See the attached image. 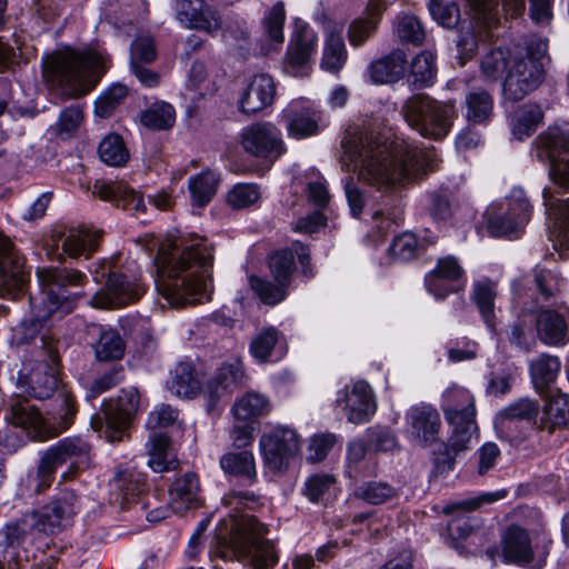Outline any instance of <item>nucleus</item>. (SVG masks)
Segmentation results:
<instances>
[{"mask_svg": "<svg viewBox=\"0 0 569 569\" xmlns=\"http://www.w3.org/2000/svg\"><path fill=\"white\" fill-rule=\"evenodd\" d=\"M141 406L137 388H124L116 399L102 403L103 417L91 418V427L108 442H119L126 437L130 421Z\"/></svg>", "mask_w": 569, "mask_h": 569, "instance_id": "10", "label": "nucleus"}, {"mask_svg": "<svg viewBox=\"0 0 569 569\" xmlns=\"http://www.w3.org/2000/svg\"><path fill=\"white\" fill-rule=\"evenodd\" d=\"M517 54V47H495L486 51L480 60V73L485 81H497L508 72Z\"/></svg>", "mask_w": 569, "mask_h": 569, "instance_id": "39", "label": "nucleus"}, {"mask_svg": "<svg viewBox=\"0 0 569 569\" xmlns=\"http://www.w3.org/2000/svg\"><path fill=\"white\" fill-rule=\"evenodd\" d=\"M336 403L346 413L348 421L363 423L376 412V402L370 386L358 380L338 390Z\"/></svg>", "mask_w": 569, "mask_h": 569, "instance_id": "19", "label": "nucleus"}, {"mask_svg": "<svg viewBox=\"0 0 569 569\" xmlns=\"http://www.w3.org/2000/svg\"><path fill=\"white\" fill-rule=\"evenodd\" d=\"M107 274L108 279L104 289L91 298V305L94 308L109 309L122 307L137 301L146 292V286L140 279L111 272L103 261L93 271V278L99 282Z\"/></svg>", "mask_w": 569, "mask_h": 569, "instance_id": "12", "label": "nucleus"}, {"mask_svg": "<svg viewBox=\"0 0 569 569\" xmlns=\"http://www.w3.org/2000/svg\"><path fill=\"white\" fill-rule=\"evenodd\" d=\"M250 286L258 295L260 300L270 306H274L281 302L286 298V286L281 283H272L269 280H264L258 277L250 278Z\"/></svg>", "mask_w": 569, "mask_h": 569, "instance_id": "61", "label": "nucleus"}, {"mask_svg": "<svg viewBox=\"0 0 569 569\" xmlns=\"http://www.w3.org/2000/svg\"><path fill=\"white\" fill-rule=\"evenodd\" d=\"M499 4L510 17L519 16L525 9V0H475L471 8V21L467 27H462L457 41L461 66L473 56L477 49V33L480 34L481 29L499 23Z\"/></svg>", "mask_w": 569, "mask_h": 569, "instance_id": "9", "label": "nucleus"}, {"mask_svg": "<svg viewBox=\"0 0 569 569\" xmlns=\"http://www.w3.org/2000/svg\"><path fill=\"white\" fill-rule=\"evenodd\" d=\"M188 89L192 90L194 94L199 97H204L214 91V84L208 78L203 63L194 62L192 64L188 79Z\"/></svg>", "mask_w": 569, "mask_h": 569, "instance_id": "64", "label": "nucleus"}, {"mask_svg": "<svg viewBox=\"0 0 569 569\" xmlns=\"http://www.w3.org/2000/svg\"><path fill=\"white\" fill-rule=\"evenodd\" d=\"M142 476L133 469L117 470L110 481L111 501L120 508L131 503L142 491Z\"/></svg>", "mask_w": 569, "mask_h": 569, "instance_id": "35", "label": "nucleus"}, {"mask_svg": "<svg viewBox=\"0 0 569 569\" xmlns=\"http://www.w3.org/2000/svg\"><path fill=\"white\" fill-rule=\"evenodd\" d=\"M405 66L406 56L402 51L397 50L371 62L368 67V74L376 84L390 83L402 77Z\"/></svg>", "mask_w": 569, "mask_h": 569, "instance_id": "40", "label": "nucleus"}, {"mask_svg": "<svg viewBox=\"0 0 569 569\" xmlns=\"http://www.w3.org/2000/svg\"><path fill=\"white\" fill-rule=\"evenodd\" d=\"M537 413L538 407L533 401L529 399H519L497 412L493 423L496 429L502 432L512 421L531 420L537 416Z\"/></svg>", "mask_w": 569, "mask_h": 569, "instance_id": "51", "label": "nucleus"}, {"mask_svg": "<svg viewBox=\"0 0 569 569\" xmlns=\"http://www.w3.org/2000/svg\"><path fill=\"white\" fill-rule=\"evenodd\" d=\"M301 439L289 426L276 425L264 431L259 440V449L266 463L274 469H282L300 451Z\"/></svg>", "mask_w": 569, "mask_h": 569, "instance_id": "16", "label": "nucleus"}, {"mask_svg": "<svg viewBox=\"0 0 569 569\" xmlns=\"http://www.w3.org/2000/svg\"><path fill=\"white\" fill-rule=\"evenodd\" d=\"M401 112L411 128L431 139L445 138L457 116L452 101L442 102L420 94L408 98Z\"/></svg>", "mask_w": 569, "mask_h": 569, "instance_id": "8", "label": "nucleus"}, {"mask_svg": "<svg viewBox=\"0 0 569 569\" xmlns=\"http://www.w3.org/2000/svg\"><path fill=\"white\" fill-rule=\"evenodd\" d=\"M249 351L258 363L278 362L287 353L283 337L276 328L261 330L252 338Z\"/></svg>", "mask_w": 569, "mask_h": 569, "instance_id": "28", "label": "nucleus"}, {"mask_svg": "<svg viewBox=\"0 0 569 569\" xmlns=\"http://www.w3.org/2000/svg\"><path fill=\"white\" fill-rule=\"evenodd\" d=\"M128 94V88L122 83H113L94 101V113L100 118L109 117Z\"/></svg>", "mask_w": 569, "mask_h": 569, "instance_id": "56", "label": "nucleus"}, {"mask_svg": "<svg viewBox=\"0 0 569 569\" xmlns=\"http://www.w3.org/2000/svg\"><path fill=\"white\" fill-rule=\"evenodd\" d=\"M27 277L22 256L0 233V296L11 299L18 297L24 288Z\"/></svg>", "mask_w": 569, "mask_h": 569, "instance_id": "20", "label": "nucleus"}, {"mask_svg": "<svg viewBox=\"0 0 569 569\" xmlns=\"http://www.w3.org/2000/svg\"><path fill=\"white\" fill-rule=\"evenodd\" d=\"M220 467L226 473L244 477L250 482L257 477L254 456L248 449L224 453L220 459Z\"/></svg>", "mask_w": 569, "mask_h": 569, "instance_id": "48", "label": "nucleus"}, {"mask_svg": "<svg viewBox=\"0 0 569 569\" xmlns=\"http://www.w3.org/2000/svg\"><path fill=\"white\" fill-rule=\"evenodd\" d=\"M341 168L359 182L390 197L437 168L435 149H419L403 139L391 138L388 130L349 127L341 141Z\"/></svg>", "mask_w": 569, "mask_h": 569, "instance_id": "1", "label": "nucleus"}, {"mask_svg": "<svg viewBox=\"0 0 569 569\" xmlns=\"http://www.w3.org/2000/svg\"><path fill=\"white\" fill-rule=\"evenodd\" d=\"M266 527L248 515H230L222 519L217 546L210 558H237L247 569H272L278 562L273 543L264 539Z\"/></svg>", "mask_w": 569, "mask_h": 569, "instance_id": "4", "label": "nucleus"}, {"mask_svg": "<svg viewBox=\"0 0 569 569\" xmlns=\"http://www.w3.org/2000/svg\"><path fill=\"white\" fill-rule=\"evenodd\" d=\"M176 19L187 29L212 33L221 27L220 16L203 0H179L174 7Z\"/></svg>", "mask_w": 569, "mask_h": 569, "instance_id": "23", "label": "nucleus"}, {"mask_svg": "<svg viewBox=\"0 0 569 569\" xmlns=\"http://www.w3.org/2000/svg\"><path fill=\"white\" fill-rule=\"evenodd\" d=\"M425 242L418 240L416 234L403 232L393 239L388 252L393 260L408 261L412 259L419 250L425 249Z\"/></svg>", "mask_w": 569, "mask_h": 569, "instance_id": "57", "label": "nucleus"}, {"mask_svg": "<svg viewBox=\"0 0 569 569\" xmlns=\"http://www.w3.org/2000/svg\"><path fill=\"white\" fill-rule=\"evenodd\" d=\"M211 243L197 234L166 239L154 259L156 287L172 307L210 299L212 292Z\"/></svg>", "mask_w": 569, "mask_h": 569, "instance_id": "2", "label": "nucleus"}, {"mask_svg": "<svg viewBox=\"0 0 569 569\" xmlns=\"http://www.w3.org/2000/svg\"><path fill=\"white\" fill-rule=\"evenodd\" d=\"M531 206L523 189L513 188L510 194L487 209V227L493 237H509L528 223Z\"/></svg>", "mask_w": 569, "mask_h": 569, "instance_id": "11", "label": "nucleus"}, {"mask_svg": "<svg viewBox=\"0 0 569 569\" xmlns=\"http://www.w3.org/2000/svg\"><path fill=\"white\" fill-rule=\"evenodd\" d=\"M348 60V51L341 32L327 30L319 67L322 71L339 74Z\"/></svg>", "mask_w": 569, "mask_h": 569, "instance_id": "37", "label": "nucleus"}, {"mask_svg": "<svg viewBox=\"0 0 569 569\" xmlns=\"http://www.w3.org/2000/svg\"><path fill=\"white\" fill-rule=\"evenodd\" d=\"M341 183L351 214L353 217H359L368 201L366 192L359 187L358 182L355 181L351 176L342 178Z\"/></svg>", "mask_w": 569, "mask_h": 569, "instance_id": "63", "label": "nucleus"}, {"mask_svg": "<svg viewBox=\"0 0 569 569\" xmlns=\"http://www.w3.org/2000/svg\"><path fill=\"white\" fill-rule=\"evenodd\" d=\"M448 425L452 430L446 442L445 453L452 460L460 452L466 451L471 447L472 439L476 437L478 428L475 418Z\"/></svg>", "mask_w": 569, "mask_h": 569, "instance_id": "45", "label": "nucleus"}, {"mask_svg": "<svg viewBox=\"0 0 569 569\" xmlns=\"http://www.w3.org/2000/svg\"><path fill=\"white\" fill-rule=\"evenodd\" d=\"M79 501L74 493L64 492L51 507L46 508L41 513V518L46 520L50 528L60 526L62 521L70 519L79 510Z\"/></svg>", "mask_w": 569, "mask_h": 569, "instance_id": "52", "label": "nucleus"}, {"mask_svg": "<svg viewBox=\"0 0 569 569\" xmlns=\"http://www.w3.org/2000/svg\"><path fill=\"white\" fill-rule=\"evenodd\" d=\"M385 9L381 1L372 0L368 3L365 13L351 21L348 28V39L353 48L361 47L375 34Z\"/></svg>", "mask_w": 569, "mask_h": 569, "instance_id": "30", "label": "nucleus"}, {"mask_svg": "<svg viewBox=\"0 0 569 569\" xmlns=\"http://www.w3.org/2000/svg\"><path fill=\"white\" fill-rule=\"evenodd\" d=\"M101 232L91 228L71 229L63 240L62 249L71 258L89 257L96 251Z\"/></svg>", "mask_w": 569, "mask_h": 569, "instance_id": "42", "label": "nucleus"}, {"mask_svg": "<svg viewBox=\"0 0 569 569\" xmlns=\"http://www.w3.org/2000/svg\"><path fill=\"white\" fill-rule=\"evenodd\" d=\"M219 176L211 170L202 171L188 180V190L193 207H206L217 192Z\"/></svg>", "mask_w": 569, "mask_h": 569, "instance_id": "44", "label": "nucleus"}, {"mask_svg": "<svg viewBox=\"0 0 569 569\" xmlns=\"http://www.w3.org/2000/svg\"><path fill=\"white\" fill-rule=\"evenodd\" d=\"M147 465L154 472L174 469L177 459L172 452L170 439L164 433H152L146 442Z\"/></svg>", "mask_w": 569, "mask_h": 569, "instance_id": "38", "label": "nucleus"}, {"mask_svg": "<svg viewBox=\"0 0 569 569\" xmlns=\"http://www.w3.org/2000/svg\"><path fill=\"white\" fill-rule=\"evenodd\" d=\"M447 423H456L476 416L475 398L463 387L451 385L442 396L440 402Z\"/></svg>", "mask_w": 569, "mask_h": 569, "instance_id": "26", "label": "nucleus"}, {"mask_svg": "<svg viewBox=\"0 0 569 569\" xmlns=\"http://www.w3.org/2000/svg\"><path fill=\"white\" fill-rule=\"evenodd\" d=\"M569 307L560 305L557 309H541L536 317L537 333L549 346L563 345L567 340Z\"/></svg>", "mask_w": 569, "mask_h": 569, "instance_id": "25", "label": "nucleus"}, {"mask_svg": "<svg viewBox=\"0 0 569 569\" xmlns=\"http://www.w3.org/2000/svg\"><path fill=\"white\" fill-rule=\"evenodd\" d=\"M140 120L149 129L164 130L171 128L174 123V109L166 102L156 103L142 112Z\"/></svg>", "mask_w": 569, "mask_h": 569, "instance_id": "54", "label": "nucleus"}, {"mask_svg": "<svg viewBox=\"0 0 569 569\" xmlns=\"http://www.w3.org/2000/svg\"><path fill=\"white\" fill-rule=\"evenodd\" d=\"M496 297V282L488 279H482L473 283L472 300L477 305L483 321L490 329L493 328V309Z\"/></svg>", "mask_w": 569, "mask_h": 569, "instance_id": "49", "label": "nucleus"}, {"mask_svg": "<svg viewBox=\"0 0 569 569\" xmlns=\"http://www.w3.org/2000/svg\"><path fill=\"white\" fill-rule=\"evenodd\" d=\"M108 57L100 49L78 50L64 47L43 58L49 82L68 96L84 94L108 69Z\"/></svg>", "mask_w": 569, "mask_h": 569, "instance_id": "6", "label": "nucleus"}, {"mask_svg": "<svg viewBox=\"0 0 569 569\" xmlns=\"http://www.w3.org/2000/svg\"><path fill=\"white\" fill-rule=\"evenodd\" d=\"M98 338L92 343L97 360H119L124 355L126 345L119 332L111 328L98 327Z\"/></svg>", "mask_w": 569, "mask_h": 569, "instance_id": "43", "label": "nucleus"}, {"mask_svg": "<svg viewBox=\"0 0 569 569\" xmlns=\"http://www.w3.org/2000/svg\"><path fill=\"white\" fill-rule=\"evenodd\" d=\"M171 426L181 428L179 411L167 403H159L149 412L146 420V428L149 430L166 429Z\"/></svg>", "mask_w": 569, "mask_h": 569, "instance_id": "59", "label": "nucleus"}, {"mask_svg": "<svg viewBox=\"0 0 569 569\" xmlns=\"http://www.w3.org/2000/svg\"><path fill=\"white\" fill-rule=\"evenodd\" d=\"M542 64L527 49L517 47V54L502 82V97L506 101L517 102L535 90L542 81Z\"/></svg>", "mask_w": 569, "mask_h": 569, "instance_id": "13", "label": "nucleus"}, {"mask_svg": "<svg viewBox=\"0 0 569 569\" xmlns=\"http://www.w3.org/2000/svg\"><path fill=\"white\" fill-rule=\"evenodd\" d=\"M406 422L418 445L429 447L438 440L441 418L435 407L427 403L410 407L406 412Z\"/></svg>", "mask_w": 569, "mask_h": 569, "instance_id": "22", "label": "nucleus"}, {"mask_svg": "<svg viewBox=\"0 0 569 569\" xmlns=\"http://www.w3.org/2000/svg\"><path fill=\"white\" fill-rule=\"evenodd\" d=\"M102 162L110 167H122L129 160V151L123 139L117 133L107 134L98 147Z\"/></svg>", "mask_w": 569, "mask_h": 569, "instance_id": "53", "label": "nucleus"}, {"mask_svg": "<svg viewBox=\"0 0 569 569\" xmlns=\"http://www.w3.org/2000/svg\"><path fill=\"white\" fill-rule=\"evenodd\" d=\"M429 12L443 28H453L460 20V11L455 0H430Z\"/></svg>", "mask_w": 569, "mask_h": 569, "instance_id": "58", "label": "nucleus"}, {"mask_svg": "<svg viewBox=\"0 0 569 569\" xmlns=\"http://www.w3.org/2000/svg\"><path fill=\"white\" fill-rule=\"evenodd\" d=\"M259 187L254 183H237L227 196L228 203L236 209L247 208L260 199Z\"/></svg>", "mask_w": 569, "mask_h": 569, "instance_id": "62", "label": "nucleus"}, {"mask_svg": "<svg viewBox=\"0 0 569 569\" xmlns=\"http://www.w3.org/2000/svg\"><path fill=\"white\" fill-rule=\"evenodd\" d=\"M466 283L465 271L452 256L439 259L436 267L425 278L427 291L437 300H442L449 293L462 290Z\"/></svg>", "mask_w": 569, "mask_h": 569, "instance_id": "21", "label": "nucleus"}, {"mask_svg": "<svg viewBox=\"0 0 569 569\" xmlns=\"http://www.w3.org/2000/svg\"><path fill=\"white\" fill-rule=\"evenodd\" d=\"M170 508L181 513L201 503L199 480L196 473L186 472L177 478L170 490Z\"/></svg>", "mask_w": 569, "mask_h": 569, "instance_id": "29", "label": "nucleus"}, {"mask_svg": "<svg viewBox=\"0 0 569 569\" xmlns=\"http://www.w3.org/2000/svg\"><path fill=\"white\" fill-rule=\"evenodd\" d=\"M543 112L537 103H526L519 107L509 118L511 134L518 140L531 136L542 122Z\"/></svg>", "mask_w": 569, "mask_h": 569, "instance_id": "41", "label": "nucleus"}, {"mask_svg": "<svg viewBox=\"0 0 569 569\" xmlns=\"http://www.w3.org/2000/svg\"><path fill=\"white\" fill-rule=\"evenodd\" d=\"M93 193L102 200L111 201L134 212L144 210L141 194L123 182H97Z\"/></svg>", "mask_w": 569, "mask_h": 569, "instance_id": "34", "label": "nucleus"}, {"mask_svg": "<svg viewBox=\"0 0 569 569\" xmlns=\"http://www.w3.org/2000/svg\"><path fill=\"white\" fill-rule=\"evenodd\" d=\"M21 388H27L30 396L44 399L52 395L58 386V371L54 366L39 363L30 373L21 375Z\"/></svg>", "mask_w": 569, "mask_h": 569, "instance_id": "36", "label": "nucleus"}, {"mask_svg": "<svg viewBox=\"0 0 569 569\" xmlns=\"http://www.w3.org/2000/svg\"><path fill=\"white\" fill-rule=\"evenodd\" d=\"M287 133L301 140L319 134L329 126V117L310 99L291 100L281 112Z\"/></svg>", "mask_w": 569, "mask_h": 569, "instance_id": "15", "label": "nucleus"}, {"mask_svg": "<svg viewBox=\"0 0 569 569\" xmlns=\"http://www.w3.org/2000/svg\"><path fill=\"white\" fill-rule=\"evenodd\" d=\"M318 38L312 28L297 22L293 37L288 47L283 70L295 78L308 77L312 71V56Z\"/></svg>", "mask_w": 569, "mask_h": 569, "instance_id": "18", "label": "nucleus"}, {"mask_svg": "<svg viewBox=\"0 0 569 569\" xmlns=\"http://www.w3.org/2000/svg\"><path fill=\"white\" fill-rule=\"evenodd\" d=\"M243 378L244 372L239 359L223 363L203 385L191 363L179 362L170 372L167 386L169 391L179 398L191 399L198 395L202 396L207 412L213 413L222 409L227 398L243 382Z\"/></svg>", "mask_w": 569, "mask_h": 569, "instance_id": "7", "label": "nucleus"}, {"mask_svg": "<svg viewBox=\"0 0 569 569\" xmlns=\"http://www.w3.org/2000/svg\"><path fill=\"white\" fill-rule=\"evenodd\" d=\"M272 409L273 405L267 395L247 391L234 400L230 412L238 421L251 422L268 416Z\"/></svg>", "mask_w": 569, "mask_h": 569, "instance_id": "33", "label": "nucleus"}, {"mask_svg": "<svg viewBox=\"0 0 569 569\" xmlns=\"http://www.w3.org/2000/svg\"><path fill=\"white\" fill-rule=\"evenodd\" d=\"M243 150L257 158L274 161L286 153L280 130L271 122H258L244 127L240 132Z\"/></svg>", "mask_w": 569, "mask_h": 569, "instance_id": "17", "label": "nucleus"}, {"mask_svg": "<svg viewBox=\"0 0 569 569\" xmlns=\"http://www.w3.org/2000/svg\"><path fill=\"white\" fill-rule=\"evenodd\" d=\"M505 497V491L486 492L477 497L462 499L443 506L442 512L447 516L458 512H470L478 509L483 503H491Z\"/></svg>", "mask_w": 569, "mask_h": 569, "instance_id": "60", "label": "nucleus"}, {"mask_svg": "<svg viewBox=\"0 0 569 569\" xmlns=\"http://www.w3.org/2000/svg\"><path fill=\"white\" fill-rule=\"evenodd\" d=\"M10 419L13 425L24 429L33 439L44 440L49 436L46 419L39 409L28 400H19L11 406Z\"/></svg>", "mask_w": 569, "mask_h": 569, "instance_id": "32", "label": "nucleus"}, {"mask_svg": "<svg viewBox=\"0 0 569 569\" xmlns=\"http://www.w3.org/2000/svg\"><path fill=\"white\" fill-rule=\"evenodd\" d=\"M276 90V83L269 74L252 76L240 93L239 110L244 114H253L263 110L273 102Z\"/></svg>", "mask_w": 569, "mask_h": 569, "instance_id": "24", "label": "nucleus"}, {"mask_svg": "<svg viewBox=\"0 0 569 569\" xmlns=\"http://www.w3.org/2000/svg\"><path fill=\"white\" fill-rule=\"evenodd\" d=\"M27 527L26 522H14L7 525L0 531V548L4 552V560L9 562L14 561L17 563L16 558L18 553L16 552V548L23 541Z\"/></svg>", "mask_w": 569, "mask_h": 569, "instance_id": "55", "label": "nucleus"}, {"mask_svg": "<svg viewBox=\"0 0 569 569\" xmlns=\"http://www.w3.org/2000/svg\"><path fill=\"white\" fill-rule=\"evenodd\" d=\"M296 257L302 268L308 264L309 250L300 242H295L290 249L280 250L270 257V270L276 282L289 286L296 270Z\"/></svg>", "mask_w": 569, "mask_h": 569, "instance_id": "27", "label": "nucleus"}, {"mask_svg": "<svg viewBox=\"0 0 569 569\" xmlns=\"http://www.w3.org/2000/svg\"><path fill=\"white\" fill-rule=\"evenodd\" d=\"M551 540L546 533L537 535L532 539L519 526L508 528L502 540V555L506 561L526 565L540 569L549 552Z\"/></svg>", "mask_w": 569, "mask_h": 569, "instance_id": "14", "label": "nucleus"}, {"mask_svg": "<svg viewBox=\"0 0 569 569\" xmlns=\"http://www.w3.org/2000/svg\"><path fill=\"white\" fill-rule=\"evenodd\" d=\"M87 452V443L79 438H67L49 448L41 460L40 470L43 472L42 483L47 487L50 485L47 475L51 473L57 466L66 462L69 458L80 457Z\"/></svg>", "mask_w": 569, "mask_h": 569, "instance_id": "31", "label": "nucleus"}, {"mask_svg": "<svg viewBox=\"0 0 569 569\" xmlns=\"http://www.w3.org/2000/svg\"><path fill=\"white\" fill-rule=\"evenodd\" d=\"M542 423L552 427L569 426V395L550 391L543 406Z\"/></svg>", "mask_w": 569, "mask_h": 569, "instance_id": "47", "label": "nucleus"}, {"mask_svg": "<svg viewBox=\"0 0 569 569\" xmlns=\"http://www.w3.org/2000/svg\"><path fill=\"white\" fill-rule=\"evenodd\" d=\"M466 117L472 123H488L493 113V99L485 90L471 91L466 96Z\"/></svg>", "mask_w": 569, "mask_h": 569, "instance_id": "50", "label": "nucleus"}, {"mask_svg": "<svg viewBox=\"0 0 569 569\" xmlns=\"http://www.w3.org/2000/svg\"><path fill=\"white\" fill-rule=\"evenodd\" d=\"M37 278L40 296L31 299L32 318L21 321L12 331L17 343H28L40 332L42 322L56 312L68 313L73 308V299L67 287H80L87 277L79 270L56 267H39Z\"/></svg>", "mask_w": 569, "mask_h": 569, "instance_id": "5", "label": "nucleus"}, {"mask_svg": "<svg viewBox=\"0 0 569 569\" xmlns=\"http://www.w3.org/2000/svg\"><path fill=\"white\" fill-rule=\"evenodd\" d=\"M561 368L559 358L541 355L537 359L532 360L529 366L531 380L536 390L539 393L546 391V389L555 382Z\"/></svg>", "mask_w": 569, "mask_h": 569, "instance_id": "46", "label": "nucleus"}, {"mask_svg": "<svg viewBox=\"0 0 569 569\" xmlns=\"http://www.w3.org/2000/svg\"><path fill=\"white\" fill-rule=\"evenodd\" d=\"M531 157L549 164L552 187L542 191L549 219V240L559 258L569 257V198L559 199L553 189L569 191V132L549 128L532 144Z\"/></svg>", "mask_w": 569, "mask_h": 569, "instance_id": "3", "label": "nucleus"}]
</instances>
